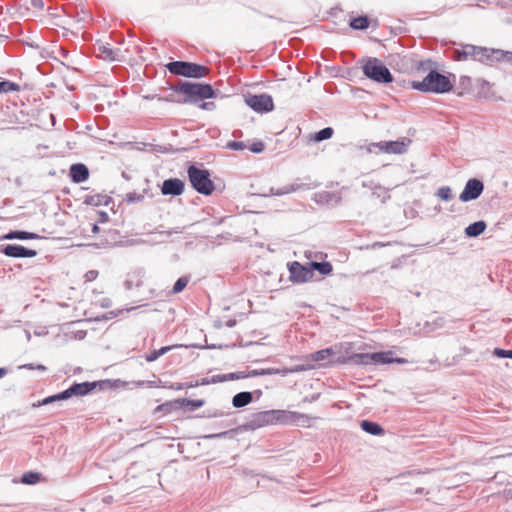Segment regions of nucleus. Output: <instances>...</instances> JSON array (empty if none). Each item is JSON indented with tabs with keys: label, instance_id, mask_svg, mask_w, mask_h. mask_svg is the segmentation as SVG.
I'll return each instance as SVG.
<instances>
[{
	"label": "nucleus",
	"instance_id": "1",
	"mask_svg": "<svg viewBox=\"0 0 512 512\" xmlns=\"http://www.w3.org/2000/svg\"><path fill=\"white\" fill-rule=\"evenodd\" d=\"M411 87L421 92L442 94L451 91L453 83L449 77L432 70L422 81H413Z\"/></svg>",
	"mask_w": 512,
	"mask_h": 512
},
{
	"label": "nucleus",
	"instance_id": "2",
	"mask_svg": "<svg viewBox=\"0 0 512 512\" xmlns=\"http://www.w3.org/2000/svg\"><path fill=\"white\" fill-rule=\"evenodd\" d=\"M391 351L375 352V353H357L348 358V361L355 365H371V364H390V363H407L404 358H393Z\"/></svg>",
	"mask_w": 512,
	"mask_h": 512
},
{
	"label": "nucleus",
	"instance_id": "3",
	"mask_svg": "<svg viewBox=\"0 0 512 512\" xmlns=\"http://www.w3.org/2000/svg\"><path fill=\"white\" fill-rule=\"evenodd\" d=\"M363 74L377 82V83H391L393 81V76L389 69L382 63L381 60L374 57H369L364 61L362 66Z\"/></svg>",
	"mask_w": 512,
	"mask_h": 512
},
{
	"label": "nucleus",
	"instance_id": "4",
	"mask_svg": "<svg viewBox=\"0 0 512 512\" xmlns=\"http://www.w3.org/2000/svg\"><path fill=\"white\" fill-rule=\"evenodd\" d=\"M96 386V382L76 383L61 393L46 397L42 401L34 403L33 407L48 405L56 401L69 399L73 396H84L90 393Z\"/></svg>",
	"mask_w": 512,
	"mask_h": 512
},
{
	"label": "nucleus",
	"instance_id": "5",
	"mask_svg": "<svg viewBox=\"0 0 512 512\" xmlns=\"http://www.w3.org/2000/svg\"><path fill=\"white\" fill-rule=\"evenodd\" d=\"M175 91L186 95L184 102H196L214 96V90L210 84L182 82L175 88Z\"/></svg>",
	"mask_w": 512,
	"mask_h": 512
},
{
	"label": "nucleus",
	"instance_id": "6",
	"mask_svg": "<svg viewBox=\"0 0 512 512\" xmlns=\"http://www.w3.org/2000/svg\"><path fill=\"white\" fill-rule=\"evenodd\" d=\"M494 50L495 49L466 44L463 45L461 49L454 51V59L463 61L471 58L482 63H491L493 62Z\"/></svg>",
	"mask_w": 512,
	"mask_h": 512
},
{
	"label": "nucleus",
	"instance_id": "7",
	"mask_svg": "<svg viewBox=\"0 0 512 512\" xmlns=\"http://www.w3.org/2000/svg\"><path fill=\"white\" fill-rule=\"evenodd\" d=\"M188 176L192 187L200 194L210 195L214 190V184L210 179V174L205 169L197 168L191 165L188 168Z\"/></svg>",
	"mask_w": 512,
	"mask_h": 512
},
{
	"label": "nucleus",
	"instance_id": "8",
	"mask_svg": "<svg viewBox=\"0 0 512 512\" xmlns=\"http://www.w3.org/2000/svg\"><path fill=\"white\" fill-rule=\"evenodd\" d=\"M166 68L172 74L190 78H202L209 72V69L206 66L185 61L170 62L166 65Z\"/></svg>",
	"mask_w": 512,
	"mask_h": 512
},
{
	"label": "nucleus",
	"instance_id": "9",
	"mask_svg": "<svg viewBox=\"0 0 512 512\" xmlns=\"http://www.w3.org/2000/svg\"><path fill=\"white\" fill-rule=\"evenodd\" d=\"M411 144V140L408 138H401L396 141H381L378 143H373L370 145V151L373 148H377L380 152L384 153H393V154H403L407 151V148Z\"/></svg>",
	"mask_w": 512,
	"mask_h": 512
},
{
	"label": "nucleus",
	"instance_id": "10",
	"mask_svg": "<svg viewBox=\"0 0 512 512\" xmlns=\"http://www.w3.org/2000/svg\"><path fill=\"white\" fill-rule=\"evenodd\" d=\"M245 103L258 113H266L274 109L273 99L268 94L248 95L245 97Z\"/></svg>",
	"mask_w": 512,
	"mask_h": 512
},
{
	"label": "nucleus",
	"instance_id": "11",
	"mask_svg": "<svg viewBox=\"0 0 512 512\" xmlns=\"http://www.w3.org/2000/svg\"><path fill=\"white\" fill-rule=\"evenodd\" d=\"M483 190L484 185L482 181L475 178L469 179L466 182L465 187L459 196V199L462 202L475 200L482 194Z\"/></svg>",
	"mask_w": 512,
	"mask_h": 512
},
{
	"label": "nucleus",
	"instance_id": "12",
	"mask_svg": "<svg viewBox=\"0 0 512 512\" xmlns=\"http://www.w3.org/2000/svg\"><path fill=\"white\" fill-rule=\"evenodd\" d=\"M290 279L294 282L303 283L311 280L314 276L311 266H304L295 261L289 266Z\"/></svg>",
	"mask_w": 512,
	"mask_h": 512
},
{
	"label": "nucleus",
	"instance_id": "13",
	"mask_svg": "<svg viewBox=\"0 0 512 512\" xmlns=\"http://www.w3.org/2000/svg\"><path fill=\"white\" fill-rule=\"evenodd\" d=\"M273 410L261 411L253 414L245 425L246 428L255 430L264 426L274 425Z\"/></svg>",
	"mask_w": 512,
	"mask_h": 512
},
{
	"label": "nucleus",
	"instance_id": "14",
	"mask_svg": "<svg viewBox=\"0 0 512 512\" xmlns=\"http://www.w3.org/2000/svg\"><path fill=\"white\" fill-rule=\"evenodd\" d=\"M313 366H304V365H297L293 368H284V369H278V368H266V369H255L250 372V375L254 376H264V375H288L290 373H296L305 371L307 369H311Z\"/></svg>",
	"mask_w": 512,
	"mask_h": 512
},
{
	"label": "nucleus",
	"instance_id": "15",
	"mask_svg": "<svg viewBox=\"0 0 512 512\" xmlns=\"http://www.w3.org/2000/svg\"><path fill=\"white\" fill-rule=\"evenodd\" d=\"M184 191V183L177 178L167 179L163 182L161 192L163 195H181Z\"/></svg>",
	"mask_w": 512,
	"mask_h": 512
},
{
	"label": "nucleus",
	"instance_id": "16",
	"mask_svg": "<svg viewBox=\"0 0 512 512\" xmlns=\"http://www.w3.org/2000/svg\"><path fill=\"white\" fill-rule=\"evenodd\" d=\"M70 177L75 183H82L89 177L88 168L84 164H73L70 167Z\"/></svg>",
	"mask_w": 512,
	"mask_h": 512
},
{
	"label": "nucleus",
	"instance_id": "17",
	"mask_svg": "<svg viewBox=\"0 0 512 512\" xmlns=\"http://www.w3.org/2000/svg\"><path fill=\"white\" fill-rule=\"evenodd\" d=\"M274 414V425L282 424V425H293L295 422V411L288 410H273Z\"/></svg>",
	"mask_w": 512,
	"mask_h": 512
},
{
	"label": "nucleus",
	"instance_id": "18",
	"mask_svg": "<svg viewBox=\"0 0 512 512\" xmlns=\"http://www.w3.org/2000/svg\"><path fill=\"white\" fill-rule=\"evenodd\" d=\"M300 188H302V186L299 185V184H288V185H285V186H283L281 188H278V189H275V188L271 187L269 189V192L268 193H264L263 196L264 197H267V196H270V195L283 196V195H286V194H289V193L296 192Z\"/></svg>",
	"mask_w": 512,
	"mask_h": 512
},
{
	"label": "nucleus",
	"instance_id": "19",
	"mask_svg": "<svg viewBox=\"0 0 512 512\" xmlns=\"http://www.w3.org/2000/svg\"><path fill=\"white\" fill-rule=\"evenodd\" d=\"M120 53V50H113L112 48L108 47L107 45L100 44L98 46V56L104 60L109 61H116L118 60V54Z\"/></svg>",
	"mask_w": 512,
	"mask_h": 512
},
{
	"label": "nucleus",
	"instance_id": "20",
	"mask_svg": "<svg viewBox=\"0 0 512 512\" xmlns=\"http://www.w3.org/2000/svg\"><path fill=\"white\" fill-rule=\"evenodd\" d=\"M486 227H487L486 222L483 220H479V221H476V222L468 225L465 228V234L468 237H477L485 231Z\"/></svg>",
	"mask_w": 512,
	"mask_h": 512
},
{
	"label": "nucleus",
	"instance_id": "21",
	"mask_svg": "<svg viewBox=\"0 0 512 512\" xmlns=\"http://www.w3.org/2000/svg\"><path fill=\"white\" fill-rule=\"evenodd\" d=\"M253 396L251 392H240L232 399L235 408H242L252 402Z\"/></svg>",
	"mask_w": 512,
	"mask_h": 512
},
{
	"label": "nucleus",
	"instance_id": "22",
	"mask_svg": "<svg viewBox=\"0 0 512 512\" xmlns=\"http://www.w3.org/2000/svg\"><path fill=\"white\" fill-rule=\"evenodd\" d=\"M335 354L332 348H326L316 351L309 355V359L314 362H324L330 359Z\"/></svg>",
	"mask_w": 512,
	"mask_h": 512
},
{
	"label": "nucleus",
	"instance_id": "23",
	"mask_svg": "<svg viewBox=\"0 0 512 512\" xmlns=\"http://www.w3.org/2000/svg\"><path fill=\"white\" fill-rule=\"evenodd\" d=\"M360 426L366 433L371 435H382L384 433L383 428L376 422L363 420Z\"/></svg>",
	"mask_w": 512,
	"mask_h": 512
},
{
	"label": "nucleus",
	"instance_id": "24",
	"mask_svg": "<svg viewBox=\"0 0 512 512\" xmlns=\"http://www.w3.org/2000/svg\"><path fill=\"white\" fill-rule=\"evenodd\" d=\"M143 271L138 270L128 274V277L125 281V286L127 289H131L134 286L138 287L142 284Z\"/></svg>",
	"mask_w": 512,
	"mask_h": 512
},
{
	"label": "nucleus",
	"instance_id": "25",
	"mask_svg": "<svg viewBox=\"0 0 512 512\" xmlns=\"http://www.w3.org/2000/svg\"><path fill=\"white\" fill-rule=\"evenodd\" d=\"M295 422L294 426H300V427H311L312 420L317 419L316 417H312L308 414L300 413L295 411Z\"/></svg>",
	"mask_w": 512,
	"mask_h": 512
},
{
	"label": "nucleus",
	"instance_id": "26",
	"mask_svg": "<svg viewBox=\"0 0 512 512\" xmlns=\"http://www.w3.org/2000/svg\"><path fill=\"white\" fill-rule=\"evenodd\" d=\"M310 266L313 270H317L322 275H328L332 272V265L329 262H311Z\"/></svg>",
	"mask_w": 512,
	"mask_h": 512
},
{
	"label": "nucleus",
	"instance_id": "27",
	"mask_svg": "<svg viewBox=\"0 0 512 512\" xmlns=\"http://www.w3.org/2000/svg\"><path fill=\"white\" fill-rule=\"evenodd\" d=\"M372 196L379 199L381 203H385L390 198L389 190L380 185L374 186Z\"/></svg>",
	"mask_w": 512,
	"mask_h": 512
},
{
	"label": "nucleus",
	"instance_id": "28",
	"mask_svg": "<svg viewBox=\"0 0 512 512\" xmlns=\"http://www.w3.org/2000/svg\"><path fill=\"white\" fill-rule=\"evenodd\" d=\"M333 135V129L326 127L311 136V140L315 142H321L323 140L330 139Z\"/></svg>",
	"mask_w": 512,
	"mask_h": 512
},
{
	"label": "nucleus",
	"instance_id": "29",
	"mask_svg": "<svg viewBox=\"0 0 512 512\" xmlns=\"http://www.w3.org/2000/svg\"><path fill=\"white\" fill-rule=\"evenodd\" d=\"M493 61H504L512 64V52L495 49Z\"/></svg>",
	"mask_w": 512,
	"mask_h": 512
},
{
	"label": "nucleus",
	"instance_id": "30",
	"mask_svg": "<svg viewBox=\"0 0 512 512\" xmlns=\"http://www.w3.org/2000/svg\"><path fill=\"white\" fill-rule=\"evenodd\" d=\"M40 480V474L36 472H26L22 475L21 482L23 484L33 485Z\"/></svg>",
	"mask_w": 512,
	"mask_h": 512
},
{
	"label": "nucleus",
	"instance_id": "31",
	"mask_svg": "<svg viewBox=\"0 0 512 512\" xmlns=\"http://www.w3.org/2000/svg\"><path fill=\"white\" fill-rule=\"evenodd\" d=\"M350 27L355 30H364L368 27L367 17H357L350 22Z\"/></svg>",
	"mask_w": 512,
	"mask_h": 512
},
{
	"label": "nucleus",
	"instance_id": "32",
	"mask_svg": "<svg viewBox=\"0 0 512 512\" xmlns=\"http://www.w3.org/2000/svg\"><path fill=\"white\" fill-rule=\"evenodd\" d=\"M436 195L443 201H450L453 198L452 190L449 186L440 187Z\"/></svg>",
	"mask_w": 512,
	"mask_h": 512
},
{
	"label": "nucleus",
	"instance_id": "33",
	"mask_svg": "<svg viewBox=\"0 0 512 512\" xmlns=\"http://www.w3.org/2000/svg\"><path fill=\"white\" fill-rule=\"evenodd\" d=\"M19 86L16 83L10 81H1L0 82V94L7 93L10 91H18Z\"/></svg>",
	"mask_w": 512,
	"mask_h": 512
},
{
	"label": "nucleus",
	"instance_id": "34",
	"mask_svg": "<svg viewBox=\"0 0 512 512\" xmlns=\"http://www.w3.org/2000/svg\"><path fill=\"white\" fill-rule=\"evenodd\" d=\"M189 279L186 276L180 277L173 286V293L177 294L184 290L187 286Z\"/></svg>",
	"mask_w": 512,
	"mask_h": 512
},
{
	"label": "nucleus",
	"instance_id": "35",
	"mask_svg": "<svg viewBox=\"0 0 512 512\" xmlns=\"http://www.w3.org/2000/svg\"><path fill=\"white\" fill-rule=\"evenodd\" d=\"M126 201L128 203H139L144 199V195L137 192H130L126 194Z\"/></svg>",
	"mask_w": 512,
	"mask_h": 512
},
{
	"label": "nucleus",
	"instance_id": "36",
	"mask_svg": "<svg viewBox=\"0 0 512 512\" xmlns=\"http://www.w3.org/2000/svg\"><path fill=\"white\" fill-rule=\"evenodd\" d=\"M226 148L234 151H240L247 148V145L242 141H230L226 144Z\"/></svg>",
	"mask_w": 512,
	"mask_h": 512
},
{
	"label": "nucleus",
	"instance_id": "37",
	"mask_svg": "<svg viewBox=\"0 0 512 512\" xmlns=\"http://www.w3.org/2000/svg\"><path fill=\"white\" fill-rule=\"evenodd\" d=\"M39 236L35 233L26 232V231H16V239L19 240H30V239H38Z\"/></svg>",
	"mask_w": 512,
	"mask_h": 512
},
{
	"label": "nucleus",
	"instance_id": "38",
	"mask_svg": "<svg viewBox=\"0 0 512 512\" xmlns=\"http://www.w3.org/2000/svg\"><path fill=\"white\" fill-rule=\"evenodd\" d=\"M233 433H234V430H230V431H224V432H220V433L205 435L203 438H205V439L222 438V437H226L228 435H232Z\"/></svg>",
	"mask_w": 512,
	"mask_h": 512
},
{
	"label": "nucleus",
	"instance_id": "39",
	"mask_svg": "<svg viewBox=\"0 0 512 512\" xmlns=\"http://www.w3.org/2000/svg\"><path fill=\"white\" fill-rule=\"evenodd\" d=\"M249 149L253 153H261L264 150V143L262 141H256L249 147Z\"/></svg>",
	"mask_w": 512,
	"mask_h": 512
},
{
	"label": "nucleus",
	"instance_id": "40",
	"mask_svg": "<svg viewBox=\"0 0 512 512\" xmlns=\"http://www.w3.org/2000/svg\"><path fill=\"white\" fill-rule=\"evenodd\" d=\"M249 376H251L250 372L248 374L245 372L228 373V378H230V380L244 379Z\"/></svg>",
	"mask_w": 512,
	"mask_h": 512
},
{
	"label": "nucleus",
	"instance_id": "41",
	"mask_svg": "<svg viewBox=\"0 0 512 512\" xmlns=\"http://www.w3.org/2000/svg\"><path fill=\"white\" fill-rule=\"evenodd\" d=\"M495 355L502 358H511L512 359V350H503V349H495Z\"/></svg>",
	"mask_w": 512,
	"mask_h": 512
},
{
	"label": "nucleus",
	"instance_id": "42",
	"mask_svg": "<svg viewBox=\"0 0 512 512\" xmlns=\"http://www.w3.org/2000/svg\"><path fill=\"white\" fill-rule=\"evenodd\" d=\"M183 403H185L186 405H189V406H192L193 408H200L204 405V400H183Z\"/></svg>",
	"mask_w": 512,
	"mask_h": 512
},
{
	"label": "nucleus",
	"instance_id": "43",
	"mask_svg": "<svg viewBox=\"0 0 512 512\" xmlns=\"http://www.w3.org/2000/svg\"><path fill=\"white\" fill-rule=\"evenodd\" d=\"M225 381H230V378H228V374L214 375L211 378L212 383L225 382Z\"/></svg>",
	"mask_w": 512,
	"mask_h": 512
},
{
	"label": "nucleus",
	"instance_id": "44",
	"mask_svg": "<svg viewBox=\"0 0 512 512\" xmlns=\"http://www.w3.org/2000/svg\"><path fill=\"white\" fill-rule=\"evenodd\" d=\"M159 358V355L157 354V351L156 350H153L151 352H149L146 356H145V359L147 362H153V361H156L157 359Z\"/></svg>",
	"mask_w": 512,
	"mask_h": 512
},
{
	"label": "nucleus",
	"instance_id": "45",
	"mask_svg": "<svg viewBox=\"0 0 512 512\" xmlns=\"http://www.w3.org/2000/svg\"><path fill=\"white\" fill-rule=\"evenodd\" d=\"M97 276H98V271L90 270L85 274V279H86V281H93L97 278Z\"/></svg>",
	"mask_w": 512,
	"mask_h": 512
},
{
	"label": "nucleus",
	"instance_id": "46",
	"mask_svg": "<svg viewBox=\"0 0 512 512\" xmlns=\"http://www.w3.org/2000/svg\"><path fill=\"white\" fill-rule=\"evenodd\" d=\"M176 346L174 345H171V346H164V347H161L160 349L156 350L157 351V354L159 355V357L163 356L164 354H166L167 352L173 350Z\"/></svg>",
	"mask_w": 512,
	"mask_h": 512
},
{
	"label": "nucleus",
	"instance_id": "47",
	"mask_svg": "<svg viewBox=\"0 0 512 512\" xmlns=\"http://www.w3.org/2000/svg\"><path fill=\"white\" fill-rule=\"evenodd\" d=\"M176 346L174 345H171V346H164V347H161L160 349L156 350L157 351V354L159 355V357L163 356L164 354H166L167 352L173 350Z\"/></svg>",
	"mask_w": 512,
	"mask_h": 512
},
{
	"label": "nucleus",
	"instance_id": "48",
	"mask_svg": "<svg viewBox=\"0 0 512 512\" xmlns=\"http://www.w3.org/2000/svg\"><path fill=\"white\" fill-rule=\"evenodd\" d=\"M210 383H212L211 379L203 378V379H201L200 382L190 383L189 387H196L198 385H207V384H210Z\"/></svg>",
	"mask_w": 512,
	"mask_h": 512
},
{
	"label": "nucleus",
	"instance_id": "49",
	"mask_svg": "<svg viewBox=\"0 0 512 512\" xmlns=\"http://www.w3.org/2000/svg\"><path fill=\"white\" fill-rule=\"evenodd\" d=\"M200 108L203 110H213L215 108L214 102H203L200 104Z\"/></svg>",
	"mask_w": 512,
	"mask_h": 512
},
{
	"label": "nucleus",
	"instance_id": "50",
	"mask_svg": "<svg viewBox=\"0 0 512 512\" xmlns=\"http://www.w3.org/2000/svg\"><path fill=\"white\" fill-rule=\"evenodd\" d=\"M31 5L35 9H42L44 7V2L42 0H31Z\"/></svg>",
	"mask_w": 512,
	"mask_h": 512
},
{
	"label": "nucleus",
	"instance_id": "51",
	"mask_svg": "<svg viewBox=\"0 0 512 512\" xmlns=\"http://www.w3.org/2000/svg\"><path fill=\"white\" fill-rule=\"evenodd\" d=\"M387 244L385 243H382V242H374L373 244L371 245H367L366 246V249H376V248H381V247H384L386 246Z\"/></svg>",
	"mask_w": 512,
	"mask_h": 512
},
{
	"label": "nucleus",
	"instance_id": "52",
	"mask_svg": "<svg viewBox=\"0 0 512 512\" xmlns=\"http://www.w3.org/2000/svg\"><path fill=\"white\" fill-rule=\"evenodd\" d=\"M378 184H375L373 181H363L362 182V186L364 188H368V189H371L372 191L374 190V186H377Z\"/></svg>",
	"mask_w": 512,
	"mask_h": 512
},
{
	"label": "nucleus",
	"instance_id": "53",
	"mask_svg": "<svg viewBox=\"0 0 512 512\" xmlns=\"http://www.w3.org/2000/svg\"><path fill=\"white\" fill-rule=\"evenodd\" d=\"M1 239L5 240H13L16 239V231H10L6 235L2 236Z\"/></svg>",
	"mask_w": 512,
	"mask_h": 512
},
{
	"label": "nucleus",
	"instance_id": "54",
	"mask_svg": "<svg viewBox=\"0 0 512 512\" xmlns=\"http://www.w3.org/2000/svg\"><path fill=\"white\" fill-rule=\"evenodd\" d=\"M171 387L175 388L177 390H181V389H183L185 387H189V384H187V383H176V384L172 385Z\"/></svg>",
	"mask_w": 512,
	"mask_h": 512
},
{
	"label": "nucleus",
	"instance_id": "55",
	"mask_svg": "<svg viewBox=\"0 0 512 512\" xmlns=\"http://www.w3.org/2000/svg\"><path fill=\"white\" fill-rule=\"evenodd\" d=\"M86 203H88V204H92V205H99V204H100V201H99V200H97V201H96V200H95V197H94V196H92V197H90V198H88V199L86 200Z\"/></svg>",
	"mask_w": 512,
	"mask_h": 512
},
{
	"label": "nucleus",
	"instance_id": "56",
	"mask_svg": "<svg viewBox=\"0 0 512 512\" xmlns=\"http://www.w3.org/2000/svg\"><path fill=\"white\" fill-rule=\"evenodd\" d=\"M236 325V320L234 319H230L226 322V326L229 327V328H232Z\"/></svg>",
	"mask_w": 512,
	"mask_h": 512
},
{
	"label": "nucleus",
	"instance_id": "57",
	"mask_svg": "<svg viewBox=\"0 0 512 512\" xmlns=\"http://www.w3.org/2000/svg\"><path fill=\"white\" fill-rule=\"evenodd\" d=\"M20 368L32 370V369H35V366L32 363H30V364H25V365L21 366Z\"/></svg>",
	"mask_w": 512,
	"mask_h": 512
},
{
	"label": "nucleus",
	"instance_id": "58",
	"mask_svg": "<svg viewBox=\"0 0 512 512\" xmlns=\"http://www.w3.org/2000/svg\"><path fill=\"white\" fill-rule=\"evenodd\" d=\"M7 374V370L5 368H0V379Z\"/></svg>",
	"mask_w": 512,
	"mask_h": 512
},
{
	"label": "nucleus",
	"instance_id": "59",
	"mask_svg": "<svg viewBox=\"0 0 512 512\" xmlns=\"http://www.w3.org/2000/svg\"><path fill=\"white\" fill-rule=\"evenodd\" d=\"M318 397H319V395H313V396L311 397V399H309V401H310V402H311V401H315V400H317V399H318ZM303 401H308V398H304V400H303Z\"/></svg>",
	"mask_w": 512,
	"mask_h": 512
},
{
	"label": "nucleus",
	"instance_id": "60",
	"mask_svg": "<svg viewBox=\"0 0 512 512\" xmlns=\"http://www.w3.org/2000/svg\"><path fill=\"white\" fill-rule=\"evenodd\" d=\"M35 369H38V370H41V371H45V370H46V367H45L44 365L39 364V365H37V366L35 367Z\"/></svg>",
	"mask_w": 512,
	"mask_h": 512
},
{
	"label": "nucleus",
	"instance_id": "61",
	"mask_svg": "<svg viewBox=\"0 0 512 512\" xmlns=\"http://www.w3.org/2000/svg\"><path fill=\"white\" fill-rule=\"evenodd\" d=\"M92 231H93L94 233L98 232V231H99V227H98L96 224H94V225H93V229H92Z\"/></svg>",
	"mask_w": 512,
	"mask_h": 512
},
{
	"label": "nucleus",
	"instance_id": "62",
	"mask_svg": "<svg viewBox=\"0 0 512 512\" xmlns=\"http://www.w3.org/2000/svg\"><path fill=\"white\" fill-rule=\"evenodd\" d=\"M423 492H424V489H423V488H418V489L416 490V493H417V494H422Z\"/></svg>",
	"mask_w": 512,
	"mask_h": 512
},
{
	"label": "nucleus",
	"instance_id": "63",
	"mask_svg": "<svg viewBox=\"0 0 512 512\" xmlns=\"http://www.w3.org/2000/svg\"><path fill=\"white\" fill-rule=\"evenodd\" d=\"M158 100H160V101H162V100H166V101H168V99H167V98H163V97H158Z\"/></svg>",
	"mask_w": 512,
	"mask_h": 512
},
{
	"label": "nucleus",
	"instance_id": "64",
	"mask_svg": "<svg viewBox=\"0 0 512 512\" xmlns=\"http://www.w3.org/2000/svg\"><path fill=\"white\" fill-rule=\"evenodd\" d=\"M156 96H153V98H155ZM146 99H152V97H149V96H146L145 97Z\"/></svg>",
	"mask_w": 512,
	"mask_h": 512
}]
</instances>
